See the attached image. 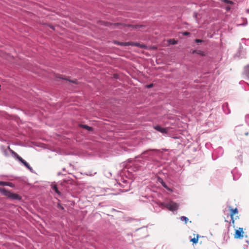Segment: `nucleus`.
Returning <instances> with one entry per match:
<instances>
[{
  "label": "nucleus",
  "mask_w": 249,
  "mask_h": 249,
  "mask_svg": "<svg viewBox=\"0 0 249 249\" xmlns=\"http://www.w3.org/2000/svg\"><path fill=\"white\" fill-rule=\"evenodd\" d=\"M8 148L11 153L12 156L16 160H18L21 163H22L27 169H28L30 171H33V168L30 166L29 163L26 162L24 160H23L20 156H19L16 152L12 150L10 146L8 147Z\"/></svg>",
  "instance_id": "f257e3e1"
},
{
  "label": "nucleus",
  "mask_w": 249,
  "mask_h": 249,
  "mask_svg": "<svg viewBox=\"0 0 249 249\" xmlns=\"http://www.w3.org/2000/svg\"><path fill=\"white\" fill-rule=\"evenodd\" d=\"M0 193L12 199L20 200L21 198V196L18 195L11 193L6 190L5 188H0Z\"/></svg>",
  "instance_id": "f03ea898"
},
{
  "label": "nucleus",
  "mask_w": 249,
  "mask_h": 249,
  "mask_svg": "<svg viewBox=\"0 0 249 249\" xmlns=\"http://www.w3.org/2000/svg\"><path fill=\"white\" fill-rule=\"evenodd\" d=\"M229 210L230 211V216L231 218V222L233 225H234V215L236 214H238V210L237 208H235V209H232L231 207H229Z\"/></svg>",
  "instance_id": "7ed1b4c3"
},
{
  "label": "nucleus",
  "mask_w": 249,
  "mask_h": 249,
  "mask_svg": "<svg viewBox=\"0 0 249 249\" xmlns=\"http://www.w3.org/2000/svg\"><path fill=\"white\" fill-rule=\"evenodd\" d=\"M244 236L243 229L242 228H239L238 230L235 231L234 237L235 239H239L243 238Z\"/></svg>",
  "instance_id": "20e7f679"
},
{
  "label": "nucleus",
  "mask_w": 249,
  "mask_h": 249,
  "mask_svg": "<svg viewBox=\"0 0 249 249\" xmlns=\"http://www.w3.org/2000/svg\"><path fill=\"white\" fill-rule=\"evenodd\" d=\"M159 206L163 209H166L169 211H171V203L170 202L160 203Z\"/></svg>",
  "instance_id": "39448f33"
},
{
  "label": "nucleus",
  "mask_w": 249,
  "mask_h": 249,
  "mask_svg": "<svg viewBox=\"0 0 249 249\" xmlns=\"http://www.w3.org/2000/svg\"><path fill=\"white\" fill-rule=\"evenodd\" d=\"M154 128L156 130L161 132L163 134L167 133L166 129L162 128V127H160V126L157 125V126H155L154 127Z\"/></svg>",
  "instance_id": "423d86ee"
},
{
  "label": "nucleus",
  "mask_w": 249,
  "mask_h": 249,
  "mask_svg": "<svg viewBox=\"0 0 249 249\" xmlns=\"http://www.w3.org/2000/svg\"><path fill=\"white\" fill-rule=\"evenodd\" d=\"M118 44L121 45V46H129V45H135L138 46V44L137 43H135V44L133 42H118Z\"/></svg>",
  "instance_id": "0eeeda50"
},
{
  "label": "nucleus",
  "mask_w": 249,
  "mask_h": 249,
  "mask_svg": "<svg viewBox=\"0 0 249 249\" xmlns=\"http://www.w3.org/2000/svg\"><path fill=\"white\" fill-rule=\"evenodd\" d=\"M195 237L193 238H192L191 240H190V241L193 242V244H196L198 243V239L199 238V234H197L196 235L195 234H194Z\"/></svg>",
  "instance_id": "6e6552de"
},
{
  "label": "nucleus",
  "mask_w": 249,
  "mask_h": 249,
  "mask_svg": "<svg viewBox=\"0 0 249 249\" xmlns=\"http://www.w3.org/2000/svg\"><path fill=\"white\" fill-rule=\"evenodd\" d=\"M52 189L58 195H60L61 193L58 190L56 185H53L52 186Z\"/></svg>",
  "instance_id": "1a4fd4ad"
},
{
  "label": "nucleus",
  "mask_w": 249,
  "mask_h": 249,
  "mask_svg": "<svg viewBox=\"0 0 249 249\" xmlns=\"http://www.w3.org/2000/svg\"><path fill=\"white\" fill-rule=\"evenodd\" d=\"M178 205L177 203H172V211L177 210L178 208Z\"/></svg>",
  "instance_id": "9d476101"
},
{
  "label": "nucleus",
  "mask_w": 249,
  "mask_h": 249,
  "mask_svg": "<svg viewBox=\"0 0 249 249\" xmlns=\"http://www.w3.org/2000/svg\"><path fill=\"white\" fill-rule=\"evenodd\" d=\"M1 151L2 153L6 157L9 156L8 151L6 149H5L4 148H1Z\"/></svg>",
  "instance_id": "9b49d317"
},
{
  "label": "nucleus",
  "mask_w": 249,
  "mask_h": 249,
  "mask_svg": "<svg viewBox=\"0 0 249 249\" xmlns=\"http://www.w3.org/2000/svg\"><path fill=\"white\" fill-rule=\"evenodd\" d=\"M3 186H8L10 187H13L14 185L12 183L9 182H4V185Z\"/></svg>",
  "instance_id": "f8f14e48"
},
{
  "label": "nucleus",
  "mask_w": 249,
  "mask_h": 249,
  "mask_svg": "<svg viewBox=\"0 0 249 249\" xmlns=\"http://www.w3.org/2000/svg\"><path fill=\"white\" fill-rule=\"evenodd\" d=\"M81 126L83 128H84L89 131L91 130L92 129V127H91L88 125H81Z\"/></svg>",
  "instance_id": "ddd939ff"
},
{
  "label": "nucleus",
  "mask_w": 249,
  "mask_h": 249,
  "mask_svg": "<svg viewBox=\"0 0 249 249\" xmlns=\"http://www.w3.org/2000/svg\"><path fill=\"white\" fill-rule=\"evenodd\" d=\"M180 219H181V220L182 221H184V222H185V223H187V222H188V220H189V219H188V218L187 217H185V216H181V218H180Z\"/></svg>",
  "instance_id": "4468645a"
},
{
  "label": "nucleus",
  "mask_w": 249,
  "mask_h": 249,
  "mask_svg": "<svg viewBox=\"0 0 249 249\" xmlns=\"http://www.w3.org/2000/svg\"><path fill=\"white\" fill-rule=\"evenodd\" d=\"M197 53V54H200V55H203V53L201 52V51H196L194 50L193 51V53Z\"/></svg>",
  "instance_id": "2eb2a0df"
},
{
  "label": "nucleus",
  "mask_w": 249,
  "mask_h": 249,
  "mask_svg": "<svg viewBox=\"0 0 249 249\" xmlns=\"http://www.w3.org/2000/svg\"><path fill=\"white\" fill-rule=\"evenodd\" d=\"M161 184H162V186H163L164 188H166L167 190H170V188H169V187L166 185V183H165L164 182H163V181H162V182H161Z\"/></svg>",
  "instance_id": "dca6fc26"
},
{
  "label": "nucleus",
  "mask_w": 249,
  "mask_h": 249,
  "mask_svg": "<svg viewBox=\"0 0 249 249\" xmlns=\"http://www.w3.org/2000/svg\"><path fill=\"white\" fill-rule=\"evenodd\" d=\"M223 1L226 3H230V4H232L233 3V2L231 1H230V0H223Z\"/></svg>",
  "instance_id": "f3484780"
},
{
  "label": "nucleus",
  "mask_w": 249,
  "mask_h": 249,
  "mask_svg": "<svg viewBox=\"0 0 249 249\" xmlns=\"http://www.w3.org/2000/svg\"><path fill=\"white\" fill-rule=\"evenodd\" d=\"M246 72L247 74V75L249 76V67H247L246 68Z\"/></svg>",
  "instance_id": "a211bd4d"
},
{
  "label": "nucleus",
  "mask_w": 249,
  "mask_h": 249,
  "mask_svg": "<svg viewBox=\"0 0 249 249\" xmlns=\"http://www.w3.org/2000/svg\"><path fill=\"white\" fill-rule=\"evenodd\" d=\"M57 207L61 209L62 210L64 209V207L62 206H61L60 204H57Z\"/></svg>",
  "instance_id": "6ab92c4d"
},
{
  "label": "nucleus",
  "mask_w": 249,
  "mask_h": 249,
  "mask_svg": "<svg viewBox=\"0 0 249 249\" xmlns=\"http://www.w3.org/2000/svg\"><path fill=\"white\" fill-rule=\"evenodd\" d=\"M152 87H153V84H149V85H147L146 86V87H147V88H152Z\"/></svg>",
  "instance_id": "aec40b11"
},
{
  "label": "nucleus",
  "mask_w": 249,
  "mask_h": 249,
  "mask_svg": "<svg viewBox=\"0 0 249 249\" xmlns=\"http://www.w3.org/2000/svg\"><path fill=\"white\" fill-rule=\"evenodd\" d=\"M196 42H197V43H199V42H202L203 41L201 39H196Z\"/></svg>",
  "instance_id": "412c9836"
},
{
  "label": "nucleus",
  "mask_w": 249,
  "mask_h": 249,
  "mask_svg": "<svg viewBox=\"0 0 249 249\" xmlns=\"http://www.w3.org/2000/svg\"><path fill=\"white\" fill-rule=\"evenodd\" d=\"M177 43V41L175 39H172V45L176 44Z\"/></svg>",
  "instance_id": "4be33fe9"
},
{
  "label": "nucleus",
  "mask_w": 249,
  "mask_h": 249,
  "mask_svg": "<svg viewBox=\"0 0 249 249\" xmlns=\"http://www.w3.org/2000/svg\"><path fill=\"white\" fill-rule=\"evenodd\" d=\"M183 34L184 35H185V36H187V35H189V34H190V33L187 32H184V33H183Z\"/></svg>",
  "instance_id": "5701e85b"
},
{
  "label": "nucleus",
  "mask_w": 249,
  "mask_h": 249,
  "mask_svg": "<svg viewBox=\"0 0 249 249\" xmlns=\"http://www.w3.org/2000/svg\"><path fill=\"white\" fill-rule=\"evenodd\" d=\"M4 181H0V185L3 186Z\"/></svg>",
  "instance_id": "b1692460"
},
{
  "label": "nucleus",
  "mask_w": 249,
  "mask_h": 249,
  "mask_svg": "<svg viewBox=\"0 0 249 249\" xmlns=\"http://www.w3.org/2000/svg\"><path fill=\"white\" fill-rule=\"evenodd\" d=\"M168 42L169 44L171 43V39L168 40Z\"/></svg>",
  "instance_id": "393cba45"
},
{
  "label": "nucleus",
  "mask_w": 249,
  "mask_h": 249,
  "mask_svg": "<svg viewBox=\"0 0 249 249\" xmlns=\"http://www.w3.org/2000/svg\"><path fill=\"white\" fill-rule=\"evenodd\" d=\"M137 165H138V163H136L135 164V166H137Z\"/></svg>",
  "instance_id": "a878e982"
},
{
  "label": "nucleus",
  "mask_w": 249,
  "mask_h": 249,
  "mask_svg": "<svg viewBox=\"0 0 249 249\" xmlns=\"http://www.w3.org/2000/svg\"><path fill=\"white\" fill-rule=\"evenodd\" d=\"M51 28H52L53 30H54V27L53 26H52Z\"/></svg>",
  "instance_id": "bb28decb"
}]
</instances>
